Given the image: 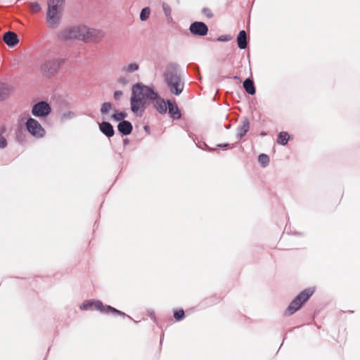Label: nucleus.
<instances>
[{"mask_svg":"<svg viewBox=\"0 0 360 360\" xmlns=\"http://www.w3.org/2000/svg\"><path fill=\"white\" fill-rule=\"evenodd\" d=\"M65 39H78L84 43H100L105 37V33L100 29L79 25L66 29L63 32Z\"/></svg>","mask_w":360,"mask_h":360,"instance_id":"1","label":"nucleus"},{"mask_svg":"<svg viewBox=\"0 0 360 360\" xmlns=\"http://www.w3.org/2000/svg\"><path fill=\"white\" fill-rule=\"evenodd\" d=\"M63 7V0H49L46 14V23L49 28L55 29L58 27Z\"/></svg>","mask_w":360,"mask_h":360,"instance_id":"2","label":"nucleus"},{"mask_svg":"<svg viewBox=\"0 0 360 360\" xmlns=\"http://www.w3.org/2000/svg\"><path fill=\"white\" fill-rule=\"evenodd\" d=\"M165 79L172 93L178 95L182 91L183 84L176 75V67L174 65H169L167 68Z\"/></svg>","mask_w":360,"mask_h":360,"instance_id":"3","label":"nucleus"},{"mask_svg":"<svg viewBox=\"0 0 360 360\" xmlns=\"http://www.w3.org/2000/svg\"><path fill=\"white\" fill-rule=\"evenodd\" d=\"M131 96L139 98L142 101H151L157 98V93H155L152 88L143 85L141 83H138L132 87Z\"/></svg>","mask_w":360,"mask_h":360,"instance_id":"4","label":"nucleus"},{"mask_svg":"<svg viewBox=\"0 0 360 360\" xmlns=\"http://www.w3.org/2000/svg\"><path fill=\"white\" fill-rule=\"evenodd\" d=\"M26 128L32 136L37 138H42L46 134L45 129L42 127L40 123L32 117L27 120Z\"/></svg>","mask_w":360,"mask_h":360,"instance_id":"5","label":"nucleus"},{"mask_svg":"<svg viewBox=\"0 0 360 360\" xmlns=\"http://www.w3.org/2000/svg\"><path fill=\"white\" fill-rule=\"evenodd\" d=\"M51 111V105L45 101H39L35 103L32 108V113L37 117H46Z\"/></svg>","mask_w":360,"mask_h":360,"instance_id":"6","label":"nucleus"},{"mask_svg":"<svg viewBox=\"0 0 360 360\" xmlns=\"http://www.w3.org/2000/svg\"><path fill=\"white\" fill-rule=\"evenodd\" d=\"M146 101L140 100L136 97H131V111L137 115H141L147 105Z\"/></svg>","mask_w":360,"mask_h":360,"instance_id":"7","label":"nucleus"},{"mask_svg":"<svg viewBox=\"0 0 360 360\" xmlns=\"http://www.w3.org/2000/svg\"><path fill=\"white\" fill-rule=\"evenodd\" d=\"M191 32L194 34L205 35L207 32V27L201 22H195L190 27Z\"/></svg>","mask_w":360,"mask_h":360,"instance_id":"8","label":"nucleus"},{"mask_svg":"<svg viewBox=\"0 0 360 360\" xmlns=\"http://www.w3.org/2000/svg\"><path fill=\"white\" fill-rule=\"evenodd\" d=\"M302 306L301 301L296 297L289 304L285 311V315L289 316L294 314Z\"/></svg>","mask_w":360,"mask_h":360,"instance_id":"9","label":"nucleus"},{"mask_svg":"<svg viewBox=\"0 0 360 360\" xmlns=\"http://www.w3.org/2000/svg\"><path fill=\"white\" fill-rule=\"evenodd\" d=\"M93 308L100 309L101 311H104V312L110 311V312L117 314L120 315H124V313L121 312L119 310H117L115 308H112L110 306H107V307L103 306L102 303L99 301H93Z\"/></svg>","mask_w":360,"mask_h":360,"instance_id":"10","label":"nucleus"},{"mask_svg":"<svg viewBox=\"0 0 360 360\" xmlns=\"http://www.w3.org/2000/svg\"><path fill=\"white\" fill-rule=\"evenodd\" d=\"M4 41L9 46H13L19 41L17 34L12 32H8L4 34Z\"/></svg>","mask_w":360,"mask_h":360,"instance_id":"11","label":"nucleus"},{"mask_svg":"<svg viewBox=\"0 0 360 360\" xmlns=\"http://www.w3.org/2000/svg\"><path fill=\"white\" fill-rule=\"evenodd\" d=\"M151 101H154V107L160 113H165L167 111V103L165 100L158 96L157 94V98L155 99H151Z\"/></svg>","mask_w":360,"mask_h":360,"instance_id":"12","label":"nucleus"},{"mask_svg":"<svg viewBox=\"0 0 360 360\" xmlns=\"http://www.w3.org/2000/svg\"><path fill=\"white\" fill-rule=\"evenodd\" d=\"M99 128L101 131L108 137L112 136L114 134L112 126L108 122H102L99 124Z\"/></svg>","mask_w":360,"mask_h":360,"instance_id":"13","label":"nucleus"},{"mask_svg":"<svg viewBox=\"0 0 360 360\" xmlns=\"http://www.w3.org/2000/svg\"><path fill=\"white\" fill-rule=\"evenodd\" d=\"M313 293L314 290L312 289H306L301 292L297 297L299 301H301L302 304H303L309 300Z\"/></svg>","mask_w":360,"mask_h":360,"instance_id":"14","label":"nucleus"},{"mask_svg":"<svg viewBox=\"0 0 360 360\" xmlns=\"http://www.w3.org/2000/svg\"><path fill=\"white\" fill-rule=\"evenodd\" d=\"M118 129L124 134H129L131 131L132 126L130 122L127 121H123L119 124Z\"/></svg>","mask_w":360,"mask_h":360,"instance_id":"15","label":"nucleus"},{"mask_svg":"<svg viewBox=\"0 0 360 360\" xmlns=\"http://www.w3.org/2000/svg\"><path fill=\"white\" fill-rule=\"evenodd\" d=\"M238 45L240 49H245L247 46L246 33L244 30L239 32L237 37Z\"/></svg>","mask_w":360,"mask_h":360,"instance_id":"16","label":"nucleus"},{"mask_svg":"<svg viewBox=\"0 0 360 360\" xmlns=\"http://www.w3.org/2000/svg\"><path fill=\"white\" fill-rule=\"evenodd\" d=\"M243 87L248 94L251 95L255 94V85L252 80H251L250 79H247L244 81Z\"/></svg>","mask_w":360,"mask_h":360,"instance_id":"17","label":"nucleus"},{"mask_svg":"<svg viewBox=\"0 0 360 360\" xmlns=\"http://www.w3.org/2000/svg\"><path fill=\"white\" fill-rule=\"evenodd\" d=\"M12 90L6 85L0 86V101L7 98L11 94Z\"/></svg>","mask_w":360,"mask_h":360,"instance_id":"18","label":"nucleus"},{"mask_svg":"<svg viewBox=\"0 0 360 360\" xmlns=\"http://www.w3.org/2000/svg\"><path fill=\"white\" fill-rule=\"evenodd\" d=\"M169 114L174 117L179 118L180 117V112L176 105H174L171 102L167 101Z\"/></svg>","mask_w":360,"mask_h":360,"instance_id":"19","label":"nucleus"},{"mask_svg":"<svg viewBox=\"0 0 360 360\" xmlns=\"http://www.w3.org/2000/svg\"><path fill=\"white\" fill-rule=\"evenodd\" d=\"M289 138L290 135L287 132L282 131L278 136L277 143L281 145H285L288 143Z\"/></svg>","mask_w":360,"mask_h":360,"instance_id":"20","label":"nucleus"},{"mask_svg":"<svg viewBox=\"0 0 360 360\" xmlns=\"http://www.w3.org/2000/svg\"><path fill=\"white\" fill-rule=\"evenodd\" d=\"M53 65H55V63L53 62H46L45 64H44L42 67L43 71L50 74L54 73L56 71L57 68H52Z\"/></svg>","mask_w":360,"mask_h":360,"instance_id":"21","label":"nucleus"},{"mask_svg":"<svg viewBox=\"0 0 360 360\" xmlns=\"http://www.w3.org/2000/svg\"><path fill=\"white\" fill-rule=\"evenodd\" d=\"M30 12L33 14H37L41 11V6L37 2H32L30 4Z\"/></svg>","mask_w":360,"mask_h":360,"instance_id":"22","label":"nucleus"},{"mask_svg":"<svg viewBox=\"0 0 360 360\" xmlns=\"http://www.w3.org/2000/svg\"><path fill=\"white\" fill-rule=\"evenodd\" d=\"M150 9L148 8H143L140 14V18L141 20H146L149 18L150 15Z\"/></svg>","mask_w":360,"mask_h":360,"instance_id":"23","label":"nucleus"},{"mask_svg":"<svg viewBox=\"0 0 360 360\" xmlns=\"http://www.w3.org/2000/svg\"><path fill=\"white\" fill-rule=\"evenodd\" d=\"M112 109V105L110 103H104L101 108V112L103 114L109 112Z\"/></svg>","mask_w":360,"mask_h":360,"instance_id":"24","label":"nucleus"},{"mask_svg":"<svg viewBox=\"0 0 360 360\" xmlns=\"http://www.w3.org/2000/svg\"><path fill=\"white\" fill-rule=\"evenodd\" d=\"M93 308V301L89 300L84 302L81 306L80 309L82 310H87Z\"/></svg>","mask_w":360,"mask_h":360,"instance_id":"25","label":"nucleus"},{"mask_svg":"<svg viewBox=\"0 0 360 360\" xmlns=\"http://www.w3.org/2000/svg\"><path fill=\"white\" fill-rule=\"evenodd\" d=\"M269 161V158L266 155L262 154L259 157V162L263 165L265 166L268 164Z\"/></svg>","mask_w":360,"mask_h":360,"instance_id":"26","label":"nucleus"},{"mask_svg":"<svg viewBox=\"0 0 360 360\" xmlns=\"http://www.w3.org/2000/svg\"><path fill=\"white\" fill-rule=\"evenodd\" d=\"M174 316L176 321H179L184 317V311L183 309H179L174 312Z\"/></svg>","mask_w":360,"mask_h":360,"instance_id":"27","label":"nucleus"},{"mask_svg":"<svg viewBox=\"0 0 360 360\" xmlns=\"http://www.w3.org/2000/svg\"><path fill=\"white\" fill-rule=\"evenodd\" d=\"M127 72H134L139 69V65L136 63H131L124 68Z\"/></svg>","mask_w":360,"mask_h":360,"instance_id":"28","label":"nucleus"},{"mask_svg":"<svg viewBox=\"0 0 360 360\" xmlns=\"http://www.w3.org/2000/svg\"><path fill=\"white\" fill-rule=\"evenodd\" d=\"M125 115L122 112H117L113 115V118L116 120H121L124 119Z\"/></svg>","mask_w":360,"mask_h":360,"instance_id":"29","label":"nucleus"},{"mask_svg":"<svg viewBox=\"0 0 360 360\" xmlns=\"http://www.w3.org/2000/svg\"><path fill=\"white\" fill-rule=\"evenodd\" d=\"M7 145L6 140L3 137L0 136V148H5Z\"/></svg>","mask_w":360,"mask_h":360,"instance_id":"30","label":"nucleus"},{"mask_svg":"<svg viewBox=\"0 0 360 360\" xmlns=\"http://www.w3.org/2000/svg\"><path fill=\"white\" fill-rule=\"evenodd\" d=\"M122 95V92L121 91H117L114 93V97L115 99H119Z\"/></svg>","mask_w":360,"mask_h":360,"instance_id":"31","label":"nucleus"}]
</instances>
